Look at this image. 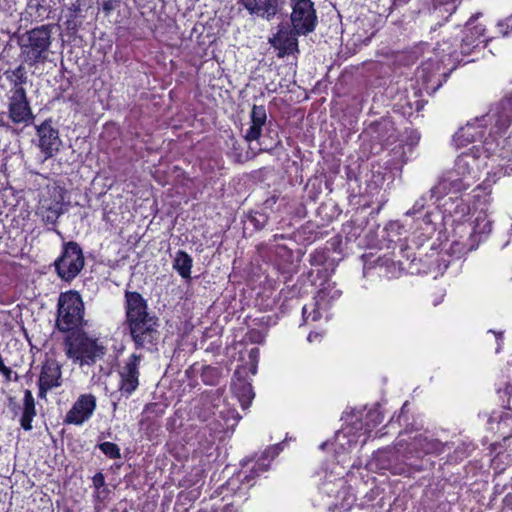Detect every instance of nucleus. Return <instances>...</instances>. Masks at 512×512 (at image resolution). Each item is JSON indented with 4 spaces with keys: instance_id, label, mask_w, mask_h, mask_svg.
<instances>
[{
    "instance_id": "nucleus-19",
    "label": "nucleus",
    "mask_w": 512,
    "mask_h": 512,
    "mask_svg": "<svg viewBox=\"0 0 512 512\" xmlns=\"http://www.w3.org/2000/svg\"><path fill=\"white\" fill-rule=\"evenodd\" d=\"M370 129L377 134L376 138L386 144H392L396 141V130L394 124L388 119L381 121L370 126Z\"/></svg>"
},
{
    "instance_id": "nucleus-9",
    "label": "nucleus",
    "mask_w": 512,
    "mask_h": 512,
    "mask_svg": "<svg viewBox=\"0 0 512 512\" xmlns=\"http://www.w3.org/2000/svg\"><path fill=\"white\" fill-rule=\"evenodd\" d=\"M291 20L297 34H308L315 28L316 15L311 1H297L293 6Z\"/></svg>"
},
{
    "instance_id": "nucleus-26",
    "label": "nucleus",
    "mask_w": 512,
    "mask_h": 512,
    "mask_svg": "<svg viewBox=\"0 0 512 512\" xmlns=\"http://www.w3.org/2000/svg\"><path fill=\"white\" fill-rule=\"evenodd\" d=\"M100 450L109 458L117 459L120 458V449L119 447L112 442H103L99 445Z\"/></svg>"
},
{
    "instance_id": "nucleus-8",
    "label": "nucleus",
    "mask_w": 512,
    "mask_h": 512,
    "mask_svg": "<svg viewBox=\"0 0 512 512\" xmlns=\"http://www.w3.org/2000/svg\"><path fill=\"white\" fill-rule=\"evenodd\" d=\"M9 118L15 124H27L33 118L32 110L27 101L25 89L16 86L12 90L8 105Z\"/></svg>"
},
{
    "instance_id": "nucleus-10",
    "label": "nucleus",
    "mask_w": 512,
    "mask_h": 512,
    "mask_svg": "<svg viewBox=\"0 0 512 512\" xmlns=\"http://www.w3.org/2000/svg\"><path fill=\"white\" fill-rule=\"evenodd\" d=\"M36 131L39 138L38 147L44 155V160L53 157L62 145L58 130L52 126L50 120H46L36 127Z\"/></svg>"
},
{
    "instance_id": "nucleus-6",
    "label": "nucleus",
    "mask_w": 512,
    "mask_h": 512,
    "mask_svg": "<svg viewBox=\"0 0 512 512\" xmlns=\"http://www.w3.org/2000/svg\"><path fill=\"white\" fill-rule=\"evenodd\" d=\"M84 266V256L81 248L75 242H68L61 257L56 260L55 267L58 275L66 280L74 279Z\"/></svg>"
},
{
    "instance_id": "nucleus-3",
    "label": "nucleus",
    "mask_w": 512,
    "mask_h": 512,
    "mask_svg": "<svg viewBox=\"0 0 512 512\" xmlns=\"http://www.w3.org/2000/svg\"><path fill=\"white\" fill-rule=\"evenodd\" d=\"M51 45V28L43 25L27 32L21 39V53L29 65L44 62Z\"/></svg>"
},
{
    "instance_id": "nucleus-30",
    "label": "nucleus",
    "mask_w": 512,
    "mask_h": 512,
    "mask_svg": "<svg viewBox=\"0 0 512 512\" xmlns=\"http://www.w3.org/2000/svg\"><path fill=\"white\" fill-rule=\"evenodd\" d=\"M484 32V28L482 27H476V33L478 36H481Z\"/></svg>"
},
{
    "instance_id": "nucleus-17",
    "label": "nucleus",
    "mask_w": 512,
    "mask_h": 512,
    "mask_svg": "<svg viewBox=\"0 0 512 512\" xmlns=\"http://www.w3.org/2000/svg\"><path fill=\"white\" fill-rule=\"evenodd\" d=\"M477 158L469 153H464L456 159L454 169L451 172H454L456 176L464 177L468 180H471L477 169Z\"/></svg>"
},
{
    "instance_id": "nucleus-1",
    "label": "nucleus",
    "mask_w": 512,
    "mask_h": 512,
    "mask_svg": "<svg viewBox=\"0 0 512 512\" xmlns=\"http://www.w3.org/2000/svg\"><path fill=\"white\" fill-rule=\"evenodd\" d=\"M126 317L137 347L148 348L157 340V318L148 312L144 298L137 292H126Z\"/></svg>"
},
{
    "instance_id": "nucleus-27",
    "label": "nucleus",
    "mask_w": 512,
    "mask_h": 512,
    "mask_svg": "<svg viewBox=\"0 0 512 512\" xmlns=\"http://www.w3.org/2000/svg\"><path fill=\"white\" fill-rule=\"evenodd\" d=\"M322 338V335L317 333V332H311L309 335H308V341L309 342H314L316 340H320Z\"/></svg>"
},
{
    "instance_id": "nucleus-16",
    "label": "nucleus",
    "mask_w": 512,
    "mask_h": 512,
    "mask_svg": "<svg viewBox=\"0 0 512 512\" xmlns=\"http://www.w3.org/2000/svg\"><path fill=\"white\" fill-rule=\"evenodd\" d=\"M266 119L267 115L264 106L254 105L251 111V126L245 135L247 141L257 140L260 137Z\"/></svg>"
},
{
    "instance_id": "nucleus-20",
    "label": "nucleus",
    "mask_w": 512,
    "mask_h": 512,
    "mask_svg": "<svg viewBox=\"0 0 512 512\" xmlns=\"http://www.w3.org/2000/svg\"><path fill=\"white\" fill-rule=\"evenodd\" d=\"M492 116L497 117L501 127L507 126L512 120V93L502 99L495 108Z\"/></svg>"
},
{
    "instance_id": "nucleus-2",
    "label": "nucleus",
    "mask_w": 512,
    "mask_h": 512,
    "mask_svg": "<svg viewBox=\"0 0 512 512\" xmlns=\"http://www.w3.org/2000/svg\"><path fill=\"white\" fill-rule=\"evenodd\" d=\"M65 351L69 359L79 366H91L105 354V347L98 339L85 332H72L65 339Z\"/></svg>"
},
{
    "instance_id": "nucleus-13",
    "label": "nucleus",
    "mask_w": 512,
    "mask_h": 512,
    "mask_svg": "<svg viewBox=\"0 0 512 512\" xmlns=\"http://www.w3.org/2000/svg\"><path fill=\"white\" fill-rule=\"evenodd\" d=\"M61 385V368L52 359L47 360L41 369L39 376V397L44 398L46 392Z\"/></svg>"
},
{
    "instance_id": "nucleus-12",
    "label": "nucleus",
    "mask_w": 512,
    "mask_h": 512,
    "mask_svg": "<svg viewBox=\"0 0 512 512\" xmlns=\"http://www.w3.org/2000/svg\"><path fill=\"white\" fill-rule=\"evenodd\" d=\"M96 408V398L91 394L81 395L66 415L67 423L81 425L87 421Z\"/></svg>"
},
{
    "instance_id": "nucleus-23",
    "label": "nucleus",
    "mask_w": 512,
    "mask_h": 512,
    "mask_svg": "<svg viewBox=\"0 0 512 512\" xmlns=\"http://www.w3.org/2000/svg\"><path fill=\"white\" fill-rule=\"evenodd\" d=\"M492 230V222L485 212H479L474 221L473 235H485Z\"/></svg>"
},
{
    "instance_id": "nucleus-14",
    "label": "nucleus",
    "mask_w": 512,
    "mask_h": 512,
    "mask_svg": "<svg viewBox=\"0 0 512 512\" xmlns=\"http://www.w3.org/2000/svg\"><path fill=\"white\" fill-rule=\"evenodd\" d=\"M296 34V32L287 28H281L277 34L270 39L273 47L279 51V57H284L285 55L298 51Z\"/></svg>"
},
{
    "instance_id": "nucleus-7",
    "label": "nucleus",
    "mask_w": 512,
    "mask_h": 512,
    "mask_svg": "<svg viewBox=\"0 0 512 512\" xmlns=\"http://www.w3.org/2000/svg\"><path fill=\"white\" fill-rule=\"evenodd\" d=\"M341 296V291L336 289L334 285L327 284L323 286L315 296V302L310 309L307 305L303 307L302 313L305 320L311 318L317 321L322 317V312H326L332 301L337 300Z\"/></svg>"
},
{
    "instance_id": "nucleus-24",
    "label": "nucleus",
    "mask_w": 512,
    "mask_h": 512,
    "mask_svg": "<svg viewBox=\"0 0 512 512\" xmlns=\"http://www.w3.org/2000/svg\"><path fill=\"white\" fill-rule=\"evenodd\" d=\"M274 2L275 0H243V5L250 13L259 14L269 12Z\"/></svg>"
},
{
    "instance_id": "nucleus-21",
    "label": "nucleus",
    "mask_w": 512,
    "mask_h": 512,
    "mask_svg": "<svg viewBox=\"0 0 512 512\" xmlns=\"http://www.w3.org/2000/svg\"><path fill=\"white\" fill-rule=\"evenodd\" d=\"M174 269L185 279L190 278L192 268V258L184 251L176 253L174 262Z\"/></svg>"
},
{
    "instance_id": "nucleus-18",
    "label": "nucleus",
    "mask_w": 512,
    "mask_h": 512,
    "mask_svg": "<svg viewBox=\"0 0 512 512\" xmlns=\"http://www.w3.org/2000/svg\"><path fill=\"white\" fill-rule=\"evenodd\" d=\"M36 416L35 400L30 390H25L23 398V411L20 419L21 427L29 431L32 429V421Z\"/></svg>"
},
{
    "instance_id": "nucleus-5",
    "label": "nucleus",
    "mask_w": 512,
    "mask_h": 512,
    "mask_svg": "<svg viewBox=\"0 0 512 512\" xmlns=\"http://www.w3.org/2000/svg\"><path fill=\"white\" fill-rule=\"evenodd\" d=\"M65 191L57 185H48L42 192L37 214L46 224H55L67 210L64 203Z\"/></svg>"
},
{
    "instance_id": "nucleus-28",
    "label": "nucleus",
    "mask_w": 512,
    "mask_h": 512,
    "mask_svg": "<svg viewBox=\"0 0 512 512\" xmlns=\"http://www.w3.org/2000/svg\"><path fill=\"white\" fill-rule=\"evenodd\" d=\"M0 372L5 375L7 380H10V376H11V373H12L10 368H8L7 366H5L3 364V366L0 367Z\"/></svg>"
},
{
    "instance_id": "nucleus-4",
    "label": "nucleus",
    "mask_w": 512,
    "mask_h": 512,
    "mask_svg": "<svg viewBox=\"0 0 512 512\" xmlns=\"http://www.w3.org/2000/svg\"><path fill=\"white\" fill-rule=\"evenodd\" d=\"M84 306L77 292H66L58 300L57 327L60 331H70L78 327L83 320Z\"/></svg>"
},
{
    "instance_id": "nucleus-22",
    "label": "nucleus",
    "mask_w": 512,
    "mask_h": 512,
    "mask_svg": "<svg viewBox=\"0 0 512 512\" xmlns=\"http://www.w3.org/2000/svg\"><path fill=\"white\" fill-rule=\"evenodd\" d=\"M412 445L416 453L430 454L440 450L438 441L423 436L416 437Z\"/></svg>"
},
{
    "instance_id": "nucleus-29",
    "label": "nucleus",
    "mask_w": 512,
    "mask_h": 512,
    "mask_svg": "<svg viewBox=\"0 0 512 512\" xmlns=\"http://www.w3.org/2000/svg\"><path fill=\"white\" fill-rule=\"evenodd\" d=\"M423 206H424L423 204H420V205L418 206V203H417V204L414 206V208H413L412 210L407 211V215H412V214H414L416 211H419L420 209H422V208H423Z\"/></svg>"
},
{
    "instance_id": "nucleus-15",
    "label": "nucleus",
    "mask_w": 512,
    "mask_h": 512,
    "mask_svg": "<svg viewBox=\"0 0 512 512\" xmlns=\"http://www.w3.org/2000/svg\"><path fill=\"white\" fill-rule=\"evenodd\" d=\"M471 181L460 176H456L454 172L449 171L435 187L439 193H459L468 189Z\"/></svg>"
},
{
    "instance_id": "nucleus-25",
    "label": "nucleus",
    "mask_w": 512,
    "mask_h": 512,
    "mask_svg": "<svg viewBox=\"0 0 512 512\" xmlns=\"http://www.w3.org/2000/svg\"><path fill=\"white\" fill-rule=\"evenodd\" d=\"M235 393L239 398L242 408H248L254 398L252 386L248 383H240L239 386H235Z\"/></svg>"
},
{
    "instance_id": "nucleus-31",
    "label": "nucleus",
    "mask_w": 512,
    "mask_h": 512,
    "mask_svg": "<svg viewBox=\"0 0 512 512\" xmlns=\"http://www.w3.org/2000/svg\"><path fill=\"white\" fill-rule=\"evenodd\" d=\"M505 25L512 28V19H507Z\"/></svg>"
},
{
    "instance_id": "nucleus-11",
    "label": "nucleus",
    "mask_w": 512,
    "mask_h": 512,
    "mask_svg": "<svg viewBox=\"0 0 512 512\" xmlns=\"http://www.w3.org/2000/svg\"><path fill=\"white\" fill-rule=\"evenodd\" d=\"M141 356L133 354L121 368L119 391L126 397L130 396L139 385V365Z\"/></svg>"
}]
</instances>
